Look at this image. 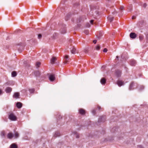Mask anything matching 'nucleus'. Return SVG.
Masks as SVG:
<instances>
[{
	"label": "nucleus",
	"instance_id": "51",
	"mask_svg": "<svg viewBox=\"0 0 148 148\" xmlns=\"http://www.w3.org/2000/svg\"><path fill=\"white\" fill-rule=\"evenodd\" d=\"M124 67H125V68H126V67L125 66H124Z\"/></svg>",
	"mask_w": 148,
	"mask_h": 148
},
{
	"label": "nucleus",
	"instance_id": "12",
	"mask_svg": "<svg viewBox=\"0 0 148 148\" xmlns=\"http://www.w3.org/2000/svg\"><path fill=\"white\" fill-rule=\"evenodd\" d=\"M16 106L18 108H20L22 106V104L20 102H18L16 103Z\"/></svg>",
	"mask_w": 148,
	"mask_h": 148
},
{
	"label": "nucleus",
	"instance_id": "2",
	"mask_svg": "<svg viewBox=\"0 0 148 148\" xmlns=\"http://www.w3.org/2000/svg\"><path fill=\"white\" fill-rule=\"evenodd\" d=\"M106 117L105 116H102L99 119L98 122H104L106 119Z\"/></svg>",
	"mask_w": 148,
	"mask_h": 148
},
{
	"label": "nucleus",
	"instance_id": "36",
	"mask_svg": "<svg viewBox=\"0 0 148 148\" xmlns=\"http://www.w3.org/2000/svg\"><path fill=\"white\" fill-rule=\"evenodd\" d=\"M84 51L85 53H86L88 52V50L87 49H84Z\"/></svg>",
	"mask_w": 148,
	"mask_h": 148
},
{
	"label": "nucleus",
	"instance_id": "40",
	"mask_svg": "<svg viewBox=\"0 0 148 148\" xmlns=\"http://www.w3.org/2000/svg\"><path fill=\"white\" fill-rule=\"evenodd\" d=\"M86 26L88 27H89L90 26V25L89 23H88L86 24Z\"/></svg>",
	"mask_w": 148,
	"mask_h": 148
},
{
	"label": "nucleus",
	"instance_id": "1",
	"mask_svg": "<svg viewBox=\"0 0 148 148\" xmlns=\"http://www.w3.org/2000/svg\"><path fill=\"white\" fill-rule=\"evenodd\" d=\"M8 118L11 121H15L16 120V116L12 113H10L9 115Z\"/></svg>",
	"mask_w": 148,
	"mask_h": 148
},
{
	"label": "nucleus",
	"instance_id": "3",
	"mask_svg": "<svg viewBox=\"0 0 148 148\" xmlns=\"http://www.w3.org/2000/svg\"><path fill=\"white\" fill-rule=\"evenodd\" d=\"M49 78L51 81H53L55 79L54 75H50L49 76Z\"/></svg>",
	"mask_w": 148,
	"mask_h": 148
},
{
	"label": "nucleus",
	"instance_id": "38",
	"mask_svg": "<svg viewBox=\"0 0 148 148\" xmlns=\"http://www.w3.org/2000/svg\"><path fill=\"white\" fill-rule=\"evenodd\" d=\"M132 6L130 5L129 7V8H128V9L130 10V11L132 10Z\"/></svg>",
	"mask_w": 148,
	"mask_h": 148
},
{
	"label": "nucleus",
	"instance_id": "30",
	"mask_svg": "<svg viewBox=\"0 0 148 148\" xmlns=\"http://www.w3.org/2000/svg\"><path fill=\"white\" fill-rule=\"evenodd\" d=\"M100 47L99 46H96L95 47L96 49L98 50H99L100 49Z\"/></svg>",
	"mask_w": 148,
	"mask_h": 148
},
{
	"label": "nucleus",
	"instance_id": "50",
	"mask_svg": "<svg viewBox=\"0 0 148 148\" xmlns=\"http://www.w3.org/2000/svg\"><path fill=\"white\" fill-rule=\"evenodd\" d=\"M26 62V61L25 62H24V64H25Z\"/></svg>",
	"mask_w": 148,
	"mask_h": 148
},
{
	"label": "nucleus",
	"instance_id": "21",
	"mask_svg": "<svg viewBox=\"0 0 148 148\" xmlns=\"http://www.w3.org/2000/svg\"><path fill=\"white\" fill-rule=\"evenodd\" d=\"M108 20L110 21V22H111L113 21L114 18L113 17L110 16L108 17Z\"/></svg>",
	"mask_w": 148,
	"mask_h": 148
},
{
	"label": "nucleus",
	"instance_id": "41",
	"mask_svg": "<svg viewBox=\"0 0 148 148\" xmlns=\"http://www.w3.org/2000/svg\"><path fill=\"white\" fill-rule=\"evenodd\" d=\"M138 146L139 148H143L142 146L141 145H138Z\"/></svg>",
	"mask_w": 148,
	"mask_h": 148
},
{
	"label": "nucleus",
	"instance_id": "4",
	"mask_svg": "<svg viewBox=\"0 0 148 148\" xmlns=\"http://www.w3.org/2000/svg\"><path fill=\"white\" fill-rule=\"evenodd\" d=\"M136 64V62L135 60H131L130 61V64L132 66H135Z\"/></svg>",
	"mask_w": 148,
	"mask_h": 148
},
{
	"label": "nucleus",
	"instance_id": "48",
	"mask_svg": "<svg viewBox=\"0 0 148 148\" xmlns=\"http://www.w3.org/2000/svg\"><path fill=\"white\" fill-rule=\"evenodd\" d=\"M104 67V66H103L102 67V68H103Z\"/></svg>",
	"mask_w": 148,
	"mask_h": 148
},
{
	"label": "nucleus",
	"instance_id": "7",
	"mask_svg": "<svg viewBox=\"0 0 148 148\" xmlns=\"http://www.w3.org/2000/svg\"><path fill=\"white\" fill-rule=\"evenodd\" d=\"M117 85L119 86H121L124 85V83L121 80H118L117 82Z\"/></svg>",
	"mask_w": 148,
	"mask_h": 148
},
{
	"label": "nucleus",
	"instance_id": "29",
	"mask_svg": "<svg viewBox=\"0 0 148 148\" xmlns=\"http://www.w3.org/2000/svg\"><path fill=\"white\" fill-rule=\"evenodd\" d=\"M142 6L144 8H145L147 6V5L146 3H144L143 5H142Z\"/></svg>",
	"mask_w": 148,
	"mask_h": 148
},
{
	"label": "nucleus",
	"instance_id": "32",
	"mask_svg": "<svg viewBox=\"0 0 148 148\" xmlns=\"http://www.w3.org/2000/svg\"><path fill=\"white\" fill-rule=\"evenodd\" d=\"M40 63L39 62H38L36 64V66L37 67H39V66L40 65Z\"/></svg>",
	"mask_w": 148,
	"mask_h": 148
},
{
	"label": "nucleus",
	"instance_id": "24",
	"mask_svg": "<svg viewBox=\"0 0 148 148\" xmlns=\"http://www.w3.org/2000/svg\"><path fill=\"white\" fill-rule=\"evenodd\" d=\"M66 32V30L65 28L61 30V33L62 34H64Z\"/></svg>",
	"mask_w": 148,
	"mask_h": 148
},
{
	"label": "nucleus",
	"instance_id": "34",
	"mask_svg": "<svg viewBox=\"0 0 148 148\" xmlns=\"http://www.w3.org/2000/svg\"><path fill=\"white\" fill-rule=\"evenodd\" d=\"M75 134L76 138H78L79 137V134L75 132Z\"/></svg>",
	"mask_w": 148,
	"mask_h": 148
},
{
	"label": "nucleus",
	"instance_id": "25",
	"mask_svg": "<svg viewBox=\"0 0 148 148\" xmlns=\"http://www.w3.org/2000/svg\"><path fill=\"white\" fill-rule=\"evenodd\" d=\"M29 91L30 92V93H33L34 92V89H31L29 90Z\"/></svg>",
	"mask_w": 148,
	"mask_h": 148
},
{
	"label": "nucleus",
	"instance_id": "43",
	"mask_svg": "<svg viewBox=\"0 0 148 148\" xmlns=\"http://www.w3.org/2000/svg\"><path fill=\"white\" fill-rule=\"evenodd\" d=\"M93 22V20H91L90 21V22L91 24H92Z\"/></svg>",
	"mask_w": 148,
	"mask_h": 148
},
{
	"label": "nucleus",
	"instance_id": "10",
	"mask_svg": "<svg viewBox=\"0 0 148 148\" xmlns=\"http://www.w3.org/2000/svg\"><path fill=\"white\" fill-rule=\"evenodd\" d=\"M134 85H135V84H134V83L133 82H132L131 83V84L130 85L129 88V89L130 90H132L134 89V88H133V87L134 86Z\"/></svg>",
	"mask_w": 148,
	"mask_h": 148
},
{
	"label": "nucleus",
	"instance_id": "14",
	"mask_svg": "<svg viewBox=\"0 0 148 148\" xmlns=\"http://www.w3.org/2000/svg\"><path fill=\"white\" fill-rule=\"evenodd\" d=\"M60 133L59 132H55V134L53 136L55 137H58L60 136Z\"/></svg>",
	"mask_w": 148,
	"mask_h": 148
},
{
	"label": "nucleus",
	"instance_id": "22",
	"mask_svg": "<svg viewBox=\"0 0 148 148\" xmlns=\"http://www.w3.org/2000/svg\"><path fill=\"white\" fill-rule=\"evenodd\" d=\"M17 74L15 71H13L12 73V77H15L16 76Z\"/></svg>",
	"mask_w": 148,
	"mask_h": 148
},
{
	"label": "nucleus",
	"instance_id": "44",
	"mask_svg": "<svg viewBox=\"0 0 148 148\" xmlns=\"http://www.w3.org/2000/svg\"><path fill=\"white\" fill-rule=\"evenodd\" d=\"M3 93L2 90H0V95H1Z\"/></svg>",
	"mask_w": 148,
	"mask_h": 148
},
{
	"label": "nucleus",
	"instance_id": "33",
	"mask_svg": "<svg viewBox=\"0 0 148 148\" xmlns=\"http://www.w3.org/2000/svg\"><path fill=\"white\" fill-rule=\"evenodd\" d=\"M42 37V35L41 34H39L38 35V38L39 39H40Z\"/></svg>",
	"mask_w": 148,
	"mask_h": 148
},
{
	"label": "nucleus",
	"instance_id": "23",
	"mask_svg": "<svg viewBox=\"0 0 148 148\" xmlns=\"http://www.w3.org/2000/svg\"><path fill=\"white\" fill-rule=\"evenodd\" d=\"M76 51V49L75 48H74L72 50H71V53L72 54H75Z\"/></svg>",
	"mask_w": 148,
	"mask_h": 148
},
{
	"label": "nucleus",
	"instance_id": "26",
	"mask_svg": "<svg viewBox=\"0 0 148 148\" xmlns=\"http://www.w3.org/2000/svg\"><path fill=\"white\" fill-rule=\"evenodd\" d=\"M70 16L69 14H68L66 16V17L65 18L66 20L67 21L68 20Z\"/></svg>",
	"mask_w": 148,
	"mask_h": 148
},
{
	"label": "nucleus",
	"instance_id": "16",
	"mask_svg": "<svg viewBox=\"0 0 148 148\" xmlns=\"http://www.w3.org/2000/svg\"><path fill=\"white\" fill-rule=\"evenodd\" d=\"M56 59L55 57H53L51 60V64H54L55 62L56 61Z\"/></svg>",
	"mask_w": 148,
	"mask_h": 148
},
{
	"label": "nucleus",
	"instance_id": "19",
	"mask_svg": "<svg viewBox=\"0 0 148 148\" xmlns=\"http://www.w3.org/2000/svg\"><path fill=\"white\" fill-rule=\"evenodd\" d=\"M13 136L15 138H17L19 137V134L18 133L16 132L15 133L14 135H13Z\"/></svg>",
	"mask_w": 148,
	"mask_h": 148
},
{
	"label": "nucleus",
	"instance_id": "13",
	"mask_svg": "<svg viewBox=\"0 0 148 148\" xmlns=\"http://www.w3.org/2000/svg\"><path fill=\"white\" fill-rule=\"evenodd\" d=\"M100 82L102 85H104L106 82V80L104 78H102L100 80Z\"/></svg>",
	"mask_w": 148,
	"mask_h": 148
},
{
	"label": "nucleus",
	"instance_id": "35",
	"mask_svg": "<svg viewBox=\"0 0 148 148\" xmlns=\"http://www.w3.org/2000/svg\"><path fill=\"white\" fill-rule=\"evenodd\" d=\"M108 51V50L106 48H105L103 49V51L104 52H107Z\"/></svg>",
	"mask_w": 148,
	"mask_h": 148
},
{
	"label": "nucleus",
	"instance_id": "9",
	"mask_svg": "<svg viewBox=\"0 0 148 148\" xmlns=\"http://www.w3.org/2000/svg\"><path fill=\"white\" fill-rule=\"evenodd\" d=\"M19 92H16L14 93L13 96V97L17 99L19 98Z\"/></svg>",
	"mask_w": 148,
	"mask_h": 148
},
{
	"label": "nucleus",
	"instance_id": "17",
	"mask_svg": "<svg viewBox=\"0 0 148 148\" xmlns=\"http://www.w3.org/2000/svg\"><path fill=\"white\" fill-rule=\"evenodd\" d=\"M65 62L64 64H66L67 62H69V61L67 60L68 58V56L67 55H65L64 57Z\"/></svg>",
	"mask_w": 148,
	"mask_h": 148
},
{
	"label": "nucleus",
	"instance_id": "8",
	"mask_svg": "<svg viewBox=\"0 0 148 148\" xmlns=\"http://www.w3.org/2000/svg\"><path fill=\"white\" fill-rule=\"evenodd\" d=\"M121 71L119 70H117L116 72V74L117 77H120L121 75Z\"/></svg>",
	"mask_w": 148,
	"mask_h": 148
},
{
	"label": "nucleus",
	"instance_id": "28",
	"mask_svg": "<svg viewBox=\"0 0 148 148\" xmlns=\"http://www.w3.org/2000/svg\"><path fill=\"white\" fill-rule=\"evenodd\" d=\"M88 30H85L84 31V33L87 35L88 34Z\"/></svg>",
	"mask_w": 148,
	"mask_h": 148
},
{
	"label": "nucleus",
	"instance_id": "52",
	"mask_svg": "<svg viewBox=\"0 0 148 148\" xmlns=\"http://www.w3.org/2000/svg\"><path fill=\"white\" fill-rule=\"evenodd\" d=\"M116 58H118V56H116Z\"/></svg>",
	"mask_w": 148,
	"mask_h": 148
},
{
	"label": "nucleus",
	"instance_id": "42",
	"mask_svg": "<svg viewBox=\"0 0 148 148\" xmlns=\"http://www.w3.org/2000/svg\"><path fill=\"white\" fill-rule=\"evenodd\" d=\"M96 42H97V40H94L93 41V42L94 43V44H95Z\"/></svg>",
	"mask_w": 148,
	"mask_h": 148
},
{
	"label": "nucleus",
	"instance_id": "11",
	"mask_svg": "<svg viewBox=\"0 0 148 148\" xmlns=\"http://www.w3.org/2000/svg\"><path fill=\"white\" fill-rule=\"evenodd\" d=\"M7 136L8 138L11 139L13 137V134L12 133H9L8 134Z\"/></svg>",
	"mask_w": 148,
	"mask_h": 148
},
{
	"label": "nucleus",
	"instance_id": "39",
	"mask_svg": "<svg viewBox=\"0 0 148 148\" xmlns=\"http://www.w3.org/2000/svg\"><path fill=\"white\" fill-rule=\"evenodd\" d=\"M143 38V36H139V39L140 40H142Z\"/></svg>",
	"mask_w": 148,
	"mask_h": 148
},
{
	"label": "nucleus",
	"instance_id": "15",
	"mask_svg": "<svg viewBox=\"0 0 148 148\" xmlns=\"http://www.w3.org/2000/svg\"><path fill=\"white\" fill-rule=\"evenodd\" d=\"M79 112L80 114H85V111L82 109H80L79 110Z\"/></svg>",
	"mask_w": 148,
	"mask_h": 148
},
{
	"label": "nucleus",
	"instance_id": "37",
	"mask_svg": "<svg viewBox=\"0 0 148 148\" xmlns=\"http://www.w3.org/2000/svg\"><path fill=\"white\" fill-rule=\"evenodd\" d=\"M5 135V133L4 132H2L1 133V135L4 136Z\"/></svg>",
	"mask_w": 148,
	"mask_h": 148
},
{
	"label": "nucleus",
	"instance_id": "6",
	"mask_svg": "<svg viewBox=\"0 0 148 148\" xmlns=\"http://www.w3.org/2000/svg\"><path fill=\"white\" fill-rule=\"evenodd\" d=\"M5 91L7 93H10L12 91V88L9 87H7L5 88Z\"/></svg>",
	"mask_w": 148,
	"mask_h": 148
},
{
	"label": "nucleus",
	"instance_id": "45",
	"mask_svg": "<svg viewBox=\"0 0 148 148\" xmlns=\"http://www.w3.org/2000/svg\"><path fill=\"white\" fill-rule=\"evenodd\" d=\"M136 18L135 16H133L132 17V19H135Z\"/></svg>",
	"mask_w": 148,
	"mask_h": 148
},
{
	"label": "nucleus",
	"instance_id": "47",
	"mask_svg": "<svg viewBox=\"0 0 148 148\" xmlns=\"http://www.w3.org/2000/svg\"><path fill=\"white\" fill-rule=\"evenodd\" d=\"M98 109H100V106H98Z\"/></svg>",
	"mask_w": 148,
	"mask_h": 148
},
{
	"label": "nucleus",
	"instance_id": "20",
	"mask_svg": "<svg viewBox=\"0 0 148 148\" xmlns=\"http://www.w3.org/2000/svg\"><path fill=\"white\" fill-rule=\"evenodd\" d=\"M34 74L36 76H39L40 75V73L39 71H36L34 72Z\"/></svg>",
	"mask_w": 148,
	"mask_h": 148
},
{
	"label": "nucleus",
	"instance_id": "27",
	"mask_svg": "<svg viewBox=\"0 0 148 148\" xmlns=\"http://www.w3.org/2000/svg\"><path fill=\"white\" fill-rule=\"evenodd\" d=\"M144 87L143 86H140L139 90H142L144 89Z\"/></svg>",
	"mask_w": 148,
	"mask_h": 148
},
{
	"label": "nucleus",
	"instance_id": "31",
	"mask_svg": "<svg viewBox=\"0 0 148 148\" xmlns=\"http://www.w3.org/2000/svg\"><path fill=\"white\" fill-rule=\"evenodd\" d=\"M96 112V110L95 109L93 110L92 111V112L93 114H94Z\"/></svg>",
	"mask_w": 148,
	"mask_h": 148
},
{
	"label": "nucleus",
	"instance_id": "49",
	"mask_svg": "<svg viewBox=\"0 0 148 148\" xmlns=\"http://www.w3.org/2000/svg\"><path fill=\"white\" fill-rule=\"evenodd\" d=\"M115 13V12H114L113 13V14H114Z\"/></svg>",
	"mask_w": 148,
	"mask_h": 148
},
{
	"label": "nucleus",
	"instance_id": "18",
	"mask_svg": "<svg viewBox=\"0 0 148 148\" xmlns=\"http://www.w3.org/2000/svg\"><path fill=\"white\" fill-rule=\"evenodd\" d=\"M10 148H17V147L15 144L13 143L10 145Z\"/></svg>",
	"mask_w": 148,
	"mask_h": 148
},
{
	"label": "nucleus",
	"instance_id": "46",
	"mask_svg": "<svg viewBox=\"0 0 148 148\" xmlns=\"http://www.w3.org/2000/svg\"><path fill=\"white\" fill-rule=\"evenodd\" d=\"M123 8H124L123 7V6H121V7H120V9H121V10H123Z\"/></svg>",
	"mask_w": 148,
	"mask_h": 148
},
{
	"label": "nucleus",
	"instance_id": "5",
	"mask_svg": "<svg viewBox=\"0 0 148 148\" xmlns=\"http://www.w3.org/2000/svg\"><path fill=\"white\" fill-rule=\"evenodd\" d=\"M136 36V34L132 32L130 34V37L131 38H135Z\"/></svg>",
	"mask_w": 148,
	"mask_h": 148
}]
</instances>
